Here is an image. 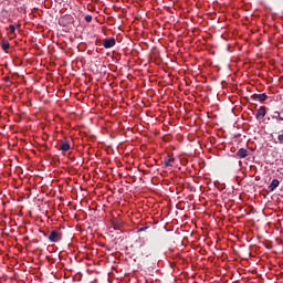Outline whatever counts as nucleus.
<instances>
[{"label":"nucleus","instance_id":"nucleus-6","mask_svg":"<svg viewBox=\"0 0 283 283\" xmlns=\"http://www.w3.org/2000/svg\"><path fill=\"white\" fill-rule=\"evenodd\" d=\"M60 151H70L72 149V146H70V142L67 140H62L59 144Z\"/></svg>","mask_w":283,"mask_h":283},{"label":"nucleus","instance_id":"nucleus-15","mask_svg":"<svg viewBox=\"0 0 283 283\" xmlns=\"http://www.w3.org/2000/svg\"><path fill=\"white\" fill-rule=\"evenodd\" d=\"M280 145H283V133L277 136Z\"/></svg>","mask_w":283,"mask_h":283},{"label":"nucleus","instance_id":"nucleus-11","mask_svg":"<svg viewBox=\"0 0 283 283\" xmlns=\"http://www.w3.org/2000/svg\"><path fill=\"white\" fill-rule=\"evenodd\" d=\"M276 116V120H283V111L280 113V112H275Z\"/></svg>","mask_w":283,"mask_h":283},{"label":"nucleus","instance_id":"nucleus-10","mask_svg":"<svg viewBox=\"0 0 283 283\" xmlns=\"http://www.w3.org/2000/svg\"><path fill=\"white\" fill-rule=\"evenodd\" d=\"M1 48L4 52H8V50H10V42H3Z\"/></svg>","mask_w":283,"mask_h":283},{"label":"nucleus","instance_id":"nucleus-9","mask_svg":"<svg viewBox=\"0 0 283 283\" xmlns=\"http://www.w3.org/2000/svg\"><path fill=\"white\" fill-rule=\"evenodd\" d=\"M277 187H280V180L273 179L272 182L269 186V190L270 191H275V189H277Z\"/></svg>","mask_w":283,"mask_h":283},{"label":"nucleus","instance_id":"nucleus-7","mask_svg":"<svg viewBox=\"0 0 283 283\" xmlns=\"http://www.w3.org/2000/svg\"><path fill=\"white\" fill-rule=\"evenodd\" d=\"M111 226L115 231H120V227H123V221H120L119 219H112Z\"/></svg>","mask_w":283,"mask_h":283},{"label":"nucleus","instance_id":"nucleus-12","mask_svg":"<svg viewBox=\"0 0 283 283\" xmlns=\"http://www.w3.org/2000/svg\"><path fill=\"white\" fill-rule=\"evenodd\" d=\"M9 30H10V34H14V32H17V27H14L13 24H10Z\"/></svg>","mask_w":283,"mask_h":283},{"label":"nucleus","instance_id":"nucleus-8","mask_svg":"<svg viewBox=\"0 0 283 283\" xmlns=\"http://www.w3.org/2000/svg\"><path fill=\"white\" fill-rule=\"evenodd\" d=\"M237 156L238 158H247V156H249V150H247V148H240L237 151Z\"/></svg>","mask_w":283,"mask_h":283},{"label":"nucleus","instance_id":"nucleus-1","mask_svg":"<svg viewBox=\"0 0 283 283\" xmlns=\"http://www.w3.org/2000/svg\"><path fill=\"white\" fill-rule=\"evenodd\" d=\"M48 238L50 242H61V240H63V231L61 230V228H56L51 231Z\"/></svg>","mask_w":283,"mask_h":283},{"label":"nucleus","instance_id":"nucleus-4","mask_svg":"<svg viewBox=\"0 0 283 283\" xmlns=\"http://www.w3.org/2000/svg\"><path fill=\"white\" fill-rule=\"evenodd\" d=\"M103 45L106 50H109V48H114V45H116V39L114 38L105 39L103 42Z\"/></svg>","mask_w":283,"mask_h":283},{"label":"nucleus","instance_id":"nucleus-18","mask_svg":"<svg viewBox=\"0 0 283 283\" xmlns=\"http://www.w3.org/2000/svg\"><path fill=\"white\" fill-rule=\"evenodd\" d=\"M17 28H21V24H17Z\"/></svg>","mask_w":283,"mask_h":283},{"label":"nucleus","instance_id":"nucleus-2","mask_svg":"<svg viewBox=\"0 0 283 283\" xmlns=\"http://www.w3.org/2000/svg\"><path fill=\"white\" fill-rule=\"evenodd\" d=\"M266 98H269V95H266L265 93L251 95V101H258L259 103H264Z\"/></svg>","mask_w":283,"mask_h":283},{"label":"nucleus","instance_id":"nucleus-14","mask_svg":"<svg viewBox=\"0 0 283 283\" xmlns=\"http://www.w3.org/2000/svg\"><path fill=\"white\" fill-rule=\"evenodd\" d=\"M147 229H149V227H142L137 230V233H143V231H147Z\"/></svg>","mask_w":283,"mask_h":283},{"label":"nucleus","instance_id":"nucleus-5","mask_svg":"<svg viewBox=\"0 0 283 283\" xmlns=\"http://www.w3.org/2000/svg\"><path fill=\"white\" fill-rule=\"evenodd\" d=\"M266 116V107L261 106L256 113H255V118H258L259 120H261L262 118H264Z\"/></svg>","mask_w":283,"mask_h":283},{"label":"nucleus","instance_id":"nucleus-17","mask_svg":"<svg viewBox=\"0 0 283 283\" xmlns=\"http://www.w3.org/2000/svg\"><path fill=\"white\" fill-rule=\"evenodd\" d=\"M6 83L10 82V77H4Z\"/></svg>","mask_w":283,"mask_h":283},{"label":"nucleus","instance_id":"nucleus-16","mask_svg":"<svg viewBox=\"0 0 283 283\" xmlns=\"http://www.w3.org/2000/svg\"><path fill=\"white\" fill-rule=\"evenodd\" d=\"M41 233L44 235V238H48V233H45V231H41Z\"/></svg>","mask_w":283,"mask_h":283},{"label":"nucleus","instance_id":"nucleus-13","mask_svg":"<svg viewBox=\"0 0 283 283\" xmlns=\"http://www.w3.org/2000/svg\"><path fill=\"white\" fill-rule=\"evenodd\" d=\"M84 20L86 21V23H92V15H85Z\"/></svg>","mask_w":283,"mask_h":283},{"label":"nucleus","instance_id":"nucleus-3","mask_svg":"<svg viewBox=\"0 0 283 283\" xmlns=\"http://www.w3.org/2000/svg\"><path fill=\"white\" fill-rule=\"evenodd\" d=\"M174 163H176V157H174V155H168L164 158L165 167H174Z\"/></svg>","mask_w":283,"mask_h":283}]
</instances>
